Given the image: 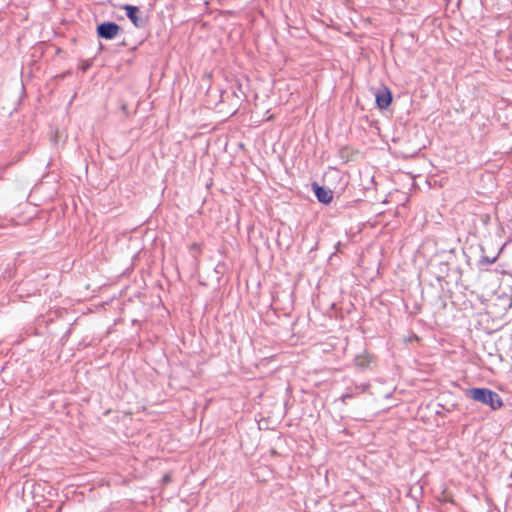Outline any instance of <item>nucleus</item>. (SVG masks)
Wrapping results in <instances>:
<instances>
[{
  "label": "nucleus",
  "instance_id": "nucleus-6",
  "mask_svg": "<svg viewBox=\"0 0 512 512\" xmlns=\"http://www.w3.org/2000/svg\"><path fill=\"white\" fill-rule=\"evenodd\" d=\"M366 385H361V386H355L354 388H349L347 389V392L344 393L342 396H341V400L343 402L346 401V399H349V398H352L354 397L356 394H359V393H362L365 391L366 389Z\"/></svg>",
  "mask_w": 512,
  "mask_h": 512
},
{
  "label": "nucleus",
  "instance_id": "nucleus-5",
  "mask_svg": "<svg viewBox=\"0 0 512 512\" xmlns=\"http://www.w3.org/2000/svg\"><path fill=\"white\" fill-rule=\"evenodd\" d=\"M392 101V94L386 87L378 90L376 93V103L380 109H386Z\"/></svg>",
  "mask_w": 512,
  "mask_h": 512
},
{
  "label": "nucleus",
  "instance_id": "nucleus-8",
  "mask_svg": "<svg viewBox=\"0 0 512 512\" xmlns=\"http://www.w3.org/2000/svg\"><path fill=\"white\" fill-rule=\"evenodd\" d=\"M496 260H497V257L489 258L487 256H483L480 260V264L490 265V264L494 263Z\"/></svg>",
  "mask_w": 512,
  "mask_h": 512
},
{
  "label": "nucleus",
  "instance_id": "nucleus-3",
  "mask_svg": "<svg viewBox=\"0 0 512 512\" xmlns=\"http://www.w3.org/2000/svg\"><path fill=\"white\" fill-rule=\"evenodd\" d=\"M122 8L125 10L126 16L135 27L142 28L145 26L146 21L142 17L140 9L137 6L126 4Z\"/></svg>",
  "mask_w": 512,
  "mask_h": 512
},
{
  "label": "nucleus",
  "instance_id": "nucleus-2",
  "mask_svg": "<svg viewBox=\"0 0 512 512\" xmlns=\"http://www.w3.org/2000/svg\"><path fill=\"white\" fill-rule=\"evenodd\" d=\"M121 28L115 22H103L97 26V35L106 40L114 39Z\"/></svg>",
  "mask_w": 512,
  "mask_h": 512
},
{
  "label": "nucleus",
  "instance_id": "nucleus-7",
  "mask_svg": "<svg viewBox=\"0 0 512 512\" xmlns=\"http://www.w3.org/2000/svg\"><path fill=\"white\" fill-rule=\"evenodd\" d=\"M356 364L360 367H366L368 365L367 357H365V356L356 357Z\"/></svg>",
  "mask_w": 512,
  "mask_h": 512
},
{
  "label": "nucleus",
  "instance_id": "nucleus-1",
  "mask_svg": "<svg viewBox=\"0 0 512 512\" xmlns=\"http://www.w3.org/2000/svg\"><path fill=\"white\" fill-rule=\"evenodd\" d=\"M468 396L475 401L488 405L493 410H497L503 405L499 394L488 388H472L468 390Z\"/></svg>",
  "mask_w": 512,
  "mask_h": 512
},
{
  "label": "nucleus",
  "instance_id": "nucleus-4",
  "mask_svg": "<svg viewBox=\"0 0 512 512\" xmlns=\"http://www.w3.org/2000/svg\"><path fill=\"white\" fill-rule=\"evenodd\" d=\"M313 191L317 200L323 204H329L333 199V192L323 186L318 185L316 182L312 184Z\"/></svg>",
  "mask_w": 512,
  "mask_h": 512
}]
</instances>
